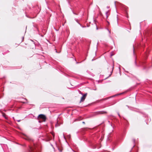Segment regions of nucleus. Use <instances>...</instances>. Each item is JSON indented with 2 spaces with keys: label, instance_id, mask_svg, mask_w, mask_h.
<instances>
[{
  "label": "nucleus",
  "instance_id": "f257e3e1",
  "mask_svg": "<svg viewBox=\"0 0 152 152\" xmlns=\"http://www.w3.org/2000/svg\"><path fill=\"white\" fill-rule=\"evenodd\" d=\"M37 118L38 119L39 118L42 119L43 121H45L46 118L45 115L42 114L39 115L38 116Z\"/></svg>",
  "mask_w": 152,
  "mask_h": 152
},
{
  "label": "nucleus",
  "instance_id": "f03ea898",
  "mask_svg": "<svg viewBox=\"0 0 152 152\" xmlns=\"http://www.w3.org/2000/svg\"><path fill=\"white\" fill-rule=\"evenodd\" d=\"M80 94L83 95V96L81 98L80 101V103L81 102H83L84 101L85 99H86V97L87 96V93L83 94L82 93H81Z\"/></svg>",
  "mask_w": 152,
  "mask_h": 152
},
{
  "label": "nucleus",
  "instance_id": "7ed1b4c3",
  "mask_svg": "<svg viewBox=\"0 0 152 152\" xmlns=\"http://www.w3.org/2000/svg\"><path fill=\"white\" fill-rule=\"evenodd\" d=\"M107 113V112L105 111H100L96 112L95 113L96 115H99Z\"/></svg>",
  "mask_w": 152,
  "mask_h": 152
},
{
  "label": "nucleus",
  "instance_id": "20e7f679",
  "mask_svg": "<svg viewBox=\"0 0 152 152\" xmlns=\"http://www.w3.org/2000/svg\"><path fill=\"white\" fill-rule=\"evenodd\" d=\"M109 68H111V71H110V74L109 75V77L111 75L113 71V69L114 68V65H113V66L110 65H109Z\"/></svg>",
  "mask_w": 152,
  "mask_h": 152
},
{
  "label": "nucleus",
  "instance_id": "39448f33",
  "mask_svg": "<svg viewBox=\"0 0 152 152\" xmlns=\"http://www.w3.org/2000/svg\"><path fill=\"white\" fill-rule=\"evenodd\" d=\"M90 145L91 147V148H92L93 149H95L96 148V145L93 143H91L90 144Z\"/></svg>",
  "mask_w": 152,
  "mask_h": 152
},
{
  "label": "nucleus",
  "instance_id": "423d86ee",
  "mask_svg": "<svg viewBox=\"0 0 152 152\" xmlns=\"http://www.w3.org/2000/svg\"><path fill=\"white\" fill-rule=\"evenodd\" d=\"M26 139L27 140H29V141H32V142H34V140L28 137H27Z\"/></svg>",
  "mask_w": 152,
  "mask_h": 152
},
{
  "label": "nucleus",
  "instance_id": "0eeeda50",
  "mask_svg": "<svg viewBox=\"0 0 152 152\" xmlns=\"http://www.w3.org/2000/svg\"><path fill=\"white\" fill-rule=\"evenodd\" d=\"M132 140V142H133V147H134L135 146L134 144H135V140L134 139H133Z\"/></svg>",
  "mask_w": 152,
  "mask_h": 152
},
{
  "label": "nucleus",
  "instance_id": "6e6552de",
  "mask_svg": "<svg viewBox=\"0 0 152 152\" xmlns=\"http://www.w3.org/2000/svg\"><path fill=\"white\" fill-rule=\"evenodd\" d=\"M75 20L80 26H81V25L78 22L77 19H75Z\"/></svg>",
  "mask_w": 152,
  "mask_h": 152
},
{
  "label": "nucleus",
  "instance_id": "1a4fd4ad",
  "mask_svg": "<svg viewBox=\"0 0 152 152\" xmlns=\"http://www.w3.org/2000/svg\"><path fill=\"white\" fill-rule=\"evenodd\" d=\"M108 13V11H107L106 12V15L107 18L108 17V15H107Z\"/></svg>",
  "mask_w": 152,
  "mask_h": 152
},
{
  "label": "nucleus",
  "instance_id": "9d476101",
  "mask_svg": "<svg viewBox=\"0 0 152 152\" xmlns=\"http://www.w3.org/2000/svg\"><path fill=\"white\" fill-rule=\"evenodd\" d=\"M3 116L5 118H7V117H6L5 115H3Z\"/></svg>",
  "mask_w": 152,
  "mask_h": 152
},
{
  "label": "nucleus",
  "instance_id": "9b49d317",
  "mask_svg": "<svg viewBox=\"0 0 152 152\" xmlns=\"http://www.w3.org/2000/svg\"><path fill=\"white\" fill-rule=\"evenodd\" d=\"M59 126V125L58 124V123H57L56 124V126Z\"/></svg>",
  "mask_w": 152,
  "mask_h": 152
},
{
  "label": "nucleus",
  "instance_id": "f8f14e48",
  "mask_svg": "<svg viewBox=\"0 0 152 152\" xmlns=\"http://www.w3.org/2000/svg\"><path fill=\"white\" fill-rule=\"evenodd\" d=\"M133 53H134V46H133Z\"/></svg>",
  "mask_w": 152,
  "mask_h": 152
},
{
  "label": "nucleus",
  "instance_id": "ddd939ff",
  "mask_svg": "<svg viewBox=\"0 0 152 152\" xmlns=\"http://www.w3.org/2000/svg\"><path fill=\"white\" fill-rule=\"evenodd\" d=\"M107 30L108 31H109V33L110 34V31H109V30L108 29H107Z\"/></svg>",
  "mask_w": 152,
  "mask_h": 152
},
{
  "label": "nucleus",
  "instance_id": "4468645a",
  "mask_svg": "<svg viewBox=\"0 0 152 152\" xmlns=\"http://www.w3.org/2000/svg\"><path fill=\"white\" fill-rule=\"evenodd\" d=\"M59 151H60V152H61L62 151V150H61L59 148H58Z\"/></svg>",
  "mask_w": 152,
  "mask_h": 152
},
{
  "label": "nucleus",
  "instance_id": "2eb2a0df",
  "mask_svg": "<svg viewBox=\"0 0 152 152\" xmlns=\"http://www.w3.org/2000/svg\"><path fill=\"white\" fill-rule=\"evenodd\" d=\"M118 115L119 116V117H120V115L119 113H118Z\"/></svg>",
  "mask_w": 152,
  "mask_h": 152
},
{
  "label": "nucleus",
  "instance_id": "dca6fc26",
  "mask_svg": "<svg viewBox=\"0 0 152 152\" xmlns=\"http://www.w3.org/2000/svg\"><path fill=\"white\" fill-rule=\"evenodd\" d=\"M18 122H20V120H18L17 121Z\"/></svg>",
  "mask_w": 152,
  "mask_h": 152
},
{
  "label": "nucleus",
  "instance_id": "f3484780",
  "mask_svg": "<svg viewBox=\"0 0 152 152\" xmlns=\"http://www.w3.org/2000/svg\"><path fill=\"white\" fill-rule=\"evenodd\" d=\"M110 8V7L109 6H107V8L108 9Z\"/></svg>",
  "mask_w": 152,
  "mask_h": 152
},
{
  "label": "nucleus",
  "instance_id": "a211bd4d",
  "mask_svg": "<svg viewBox=\"0 0 152 152\" xmlns=\"http://www.w3.org/2000/svg\"><path fill=\"white\" fill-rule=\"evenodd\" d=\"M82 123L84 124H85V122H83Z\"/></svg>",
  "mask_w": 152,
  "mask_h": 152
},
{
  "label": "nucleus",
  "instance_id": "6ab92c4d",
  "mask_svg": "<svg viewBox=\"0 0 152 152\" xmlns=\"http://www.w3.org/2000/svg\"><path fill=\"white\" fill-rule=\"evenodd\" d=\"M9 51L8 50H7V53H8Z\"/></svg>",
  "mask_w": 152,
  "mask_h": 152
},
{
  "label": "nucleus",
  "instance_id": "aec40b11",
  "mask_svg": "<svg viewBox=\"0 0 152 152\" xmlns=\"http://www.w3.org/2000/svg\"><path fill=\"white\" fill-rule=\"evenodd\" d=\"M81 26L82 27H83V28H84V27H84V26Z\"/></svg>",
  "mask_w": 152,
  "mask_h": 152
},
{
  "label": "nucleus",
  "instance_id": "412c9836",
  "mask_svg": "<svg viewBox=\"0 0 152 152\" xmlns=\"http://www.w3.org/2000/svg\"><path fill=\"white\" fill-rule=\"evenodd\" d=\"M73 13H74V14H75V15H77V14L75 13H74V12H73Z\"/></svg>",
  "mask_w": 152,
  "mask_h": 152
},
{
  "label": "nucleus",
  "instance_id": "4be33fe9",
  "mask_svg": "<svg viewBox=\"0 0 152 152\" xmlns=\"http://www.w3.org/2000/svg\"><path fill=\"white\" fill-rule=\"evenodd\" d=\"M39 123H41V121H39Z\"/></svg>",
  "mask_w": 152,
  "mask_h": 152
},
{
  "label": "nucleus",
  "instance_id": "5701e85b",
  "mask_svg": "<svg viewBox=\"0 0 152 152\" xmlns=\"http://www.w3.org/2000/svg\"><path fill=\"white\" fill-rule=\"evenodd\" d=\"M24 100H27L26 99H24Z\"/></svg>",
  "mask_w": 152,
  "mask_h": 152
},
{
  "label": "nucleus",
  "instance_id": "b1692460",
  "mask_svg": "<svg viewBox=\"0 0 152 152\" xmlns=\"http://www.w3.org/2000/svg\"><path fill=\"white\" fill-rule=\"evenodd\" d=\"M135 64H136V61H135Z\"/></svg>",
  "mask_w": 152,
  "mask_h": 152
},
{
  "label": "nucleus",
  "instance_id": "393cba45",
  "mask_svg": "<svg viewBox=\"0 0 152 152\" xmlns=\"http://www.w3.org/2000/svg\"><path fill=\"white\" fill-rule=\"evenodd\" d=\"M56 53H57V51L56 50Z\"/></svg>",
  "mask_w": 152,
  "mask_h": 152
},
{
  "label": "nucleus",
  "instance_id": "a878e982",
  "mask_svg": "<svg viewBox=\"0 0 152 152\" xmlns=\"http://www.w3.org/2000/svg\"><path fill=\"white\" fill-rule=\"evenodd\" d=\"M24 103H26V102H23Z\"/></svg>",
  "mask_w": 152,
  "mask_h": 152
},
{
  "label": "nucleus",
  "instance_id": "bb28decb",
  "mask_svg": "<svg viewBox=\"0 0 152 152\" xmlns=\"http://www.w3.org/2000/svg\"><path fill=\"white\" fill-rule=\"evenodd\" d=\"M96 28H97V29H98V28H97V27Z\"/></svg>",
  "mask_w": 152,
  "mask_h": 152
},
{
  "label": "nucleus",
  "instance_id": "cd10ccee",
  "mask_svg": "<svg viewBox=\"0 0 152 152\" xmlns=\"http://www.w3.org/2000/svg\"><path fill=\"white\" fill-rule=\"evenodd\" d=\"M93 60H93V59H92V61H93Z\"/></svg>",
  "mask_w": 152,
  "mask_h": 152
}]
</instances>
